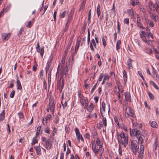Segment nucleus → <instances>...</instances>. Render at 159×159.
I'll use <instances>...</instances> for the list:
<instances>
[{
  "mask_svg": "<svg viewBox=\"0 0 159 159\" xmlns=\"http://www.w3.org/2000/svg\"><path fill=\"white\" fill-rule=\"evenodd\" d=\"M54 100L53 97H50L49 99V104L48 105L47 111L49 112L50 110L52 114H53L54 110L55 105L54 104Z\"/></svg>",
  "mask_w": 159,
  "mask_h": 159,
  "instance_id": "nucleus-4",
  "label": "nucleus"
},
{
  "mask_svg": "<svg viewBox=\"0 0 159 159\" xmlns=\"http://www.w3.org/2000/svg\"><path fill=\"white\" fill-rule=\"evenodd\" d=\"M75 132L76 134V135H78L80 134V133L79 129L77 127H76L75 128Z\"/></svg>",
  "mask_w": 159,
  "mask_h": 159,
  "instance_id": "nucleus-52",
  "label": "nucleus"
},
{
  "mask_svg": "<svg viewBox=\"0 0 159 159\" xmlns=\"http://www.w3.org/2000/svg\"><path fill=\"white\" fill-rule=\"evenodd\" d=\"M120 128L122 129H123V130H125V131H127V127L124 125H121Z\"/></svg>",
  "mask_w": 159,
  "mask_h": 159,
  "instance_id": "nucleus-43",
  "label": "nucleus"
},
{
  "mask_svg": "<svg viewBox=\"0 0 159 159\" xmlns=\"http://www.w3.org/2000/svg\"><path fill=\"white\" fill-rule=\"evenodd\" d=\"M155 3L154 4L151 0L149 2V7L152 11H155L157 9H159V2L157 1H156Z\"/></svg>",
  "mask_w": 159,
  "mask_h": 159,
  "instance_id": "nucleus-6",
  "label": "nucleus"
},
{
  "mask_svg": "<svg viewBox=\"0 0 159 159\" xmlns=\"http://www.w3.org/2000/svg\"><path fill=\"white\" fill-rule=\"evenodd\" d=\"M117 136L118 143L123 145L124 147L125 148L126 145L128 144V135L122 131L120 134L117 133Z\"/></svg>",
  "mask_w": 159,
  "mask_h": 159,
  "instance_id": "nucleus-2",
  "label": "nucleus"
},
{
  "mask_svg": "<svg viewBox=\"0 0 159 159\" xmlns=\"http://www.w3.org/2000/svg\"><path fill=\"white\" fill-rule=\"evenodd\" d=\"M16 83L17 84V89L21 90L22 89V87L20 81L18 79L17 80Z\"/></svg>",
  "mask_w": 159,
  "mask_h": 159,
  "instance_id": "nucleus-24",
  "label": "nucleus"
},
{
  "mask_svg": "<svg viewBox=\"0 0 159 159\" xmlns=\"http://www.w3.org/2000/svg\"><path fill=\"white\" fill-rule=\"evenodd\" d=\"M101 143L100 141L98 138L96 141V143L97 146H98Z\"/></svg>",
  "mask_w": 159,
  "mask_h": 159,
  "instance_id": "nucleus-60",
  "label": "nucleus"
},
{
  "mask_svg": "<svg viewBox=\"0 0 159 159\" xmlns=\"http://www.w3.org/2000/svg\"><path fill=\"white\" fill-rule=\"evenodd\" d=\"M132 60L130 59H129L127 61V65L129 69H130L132 67Z\"/></svg>",
  "mask_w": 159,
  "mask_h": 159,
  "instance_id": "nucleus-26",
  "label": "nucleus"
},
{
  "mask_svg": "<svg viewBox=\"0 0 159 159\" xmlns=\"http://www.w3.org/2000/svg\"><path fill=\"white\" fill-rule=\"evenodd\" d=\"M37 52H38L40 53L41 55L42 56V57H43V55L44 52V47L41 48V49H37Z\"/></svg>",
  "mask_w": 159,
  "mask_h": 159,
  "instance_id": "nucleus-23",
  "label": "nucleus"
},
{
  "mask_svg": "<svg viewBox=\"0 0 159 159\" xmlns=\"http://www.w3.org/2000/svg\"><path fill=\"white\" fill-rule=\"evenodd\" d=\"M38 142V141L37 140L34 139V138H33V140H32V145H34V144L35 143H37Z\"/></svg>",
  "mask_w": 159,
  "mask_h": 159,
  "instance_id": "nucleus-57",
  "label": "nucleus"
},
{
  "mask_svg": "<svg viewBox=\"0 0 159 159\" xmlns=\"http://www.w3.org/2000/svg\"><path fill=\"white\" fill-rule=\"evenodd\" d=\"M36 151V153L38 155H39L41 154V150L40 147V145L39 147H34Z\"/></svg>",
  "mask_w": 159,
  "mask_h": 159,
  "instance_id": "nucleus-20",
  "label": "nucleus"
},
{
  "mask_svg": "<svg viewBox=\"0 0 159 159\" xmlns=\"http://www.w3.org/2000/svg\"><path fill=\"white\" fill-rule=\"evenodd\" d=\"M80 41H77L76 42V43L75 45V48L77 49H78L79 48V45L80 44Z\"/></svg>",
  "mask_w": 159,
  "mask_h": 159,
  "instance_id": "nucleus-50",
  "label": "nucleus"
},
{
  "mask_svg": "<svg viewBox=\"0 0 159 159\" xmlns=\"http://www.w3.org/2000/svg\"><path fill=\"white\" fill-rule=\"evenodd\" d=\"M146 33L144 31H141L140 33V36L143 41L144 42H146Z\"/></svg>",
  "mask_w": 159,
  "mask_h": 159,
  "instance_id": "nucleus-13",
  "label": "nucleus"
},
{
  "mask_svg": "<svg viewBox=\"0 0 159 159\" xmlns=\"http://www.w3.org/2000/svg\"><path fill=\"white\" fill-rule=\"evenodd\" d=\"M121 43L120 40H119L117 41L116 44V50H118L120 49V45Z\"/></svg>",
  "mask_w": 159,
  "mask_h": 159,
  "instance_id": "nucleus-30",
  "label": "nucleus"
},
{
  "mask_svg": "<svg viewBox=\"0 0 159 159\" xmlns=\"http://www.w3.org/2000/svg\"><path fill=\"white\" fill-rule=\"evenodd\" d=\"M73 42V37L71 38L70 39V40L67 46L66 47V50H68L69 49L72 43Z\"/></svg>",
  "mask_w": 159,
  "mask_h": 159,
  "instance_id": "nucleus-19",
  "label": "nucleus"
},
{
  "mask_svg": "<svg viewBox=\"0 0 159 159\" xmlns=\"http://www.w3.org/2000/svg\"><path fill=\"white\" fill-rule=\"evenodd\" d=\"M42 140L45 143V148L48 150L52 147V143L51 140L49 139H46L45 137L42 138Z\"/></svg>",
  "mask_w": 159,
  "mask_h": 159,
  "instance_id": "nucleus-8",
  "label": "nucleus"
},
{
  "mask_svg": "<svg viewBox=\"0 0 159 159\" xmlns=\"http://www.w3.org/2000/svg\"><path fill=\"white\" fill-rule=\"evenodd\" d=\"M53 58V56L52 55H50L49 57L46 67V73H47V72L49 70V67L51 66V64L52 62Z\"/></svg>",
  "mask_w": 159,
  "mask_h": 159,
  "instance_id": "nucleus-11",
  "label": "nucleus"
},
{
  "mask_svg": "<svg viewBox=\"0 0 159 159\" xmlns=\"http://www.w3.org/2000/svg\"><path fill=\"white\" fill-rule=\"evenodd\" d=\"M109 76H108V75H104L103 80L102 83V84H104L105 81L106 80H109Z\"/></svg>",
  "mask_w": 159,
  "mask_h": 159,
  "instance_id": "nucleus-28",
  "label": "nucleus"
},
{
  "mask_svg": "<svg viewBox=\"0 0 159 159\" xmlns=\"http://www.w3.org/2000/svg\"><path fill=\"white\" fill-rule=\"evenodd\" d=\"M103 76H104V75H103V74H102V73L100 75L99 77L98 78V81H102Z\"/></svg>",
  "mask_w": 159,
  "mask_h": 159,
  "instance_id": "nucleus-48",
  "label": "nucleus"
},
{
  "mask_svg": "<svg viewBox=\"0 0 159 159\" xmlns=\"http://www.w3.org/2000/svg\"><path fill=\"white\" fill-rule=\"evenodd\" d=\"M48 120H46V119H45V118H43V119L42 120V122L43 123V125H47L48 122L47 121Z\"/></svg>",
  "mask_w": 159,
  "mask_h": 159,
  "instance_id": "nucleus-44",
  "label": "nucleus"
},
{
  "mask_svg": "<svg viewBox=\"0 0 159 159\" xmlns=\"http://www.w3.org/2000/svg\"><path fill=\"white\" fill-rule=\"evenodd\" d=\"M123 22L125 24H126L127 25H128L129 23V19L128 18L125 19L124 20Z\"/></svg>",
  "mask_w": 159,
  "mask_h": 159,
  "instance_id": "nucleus-41",
  "label": "nucleus"
},
{
  "mask_svg": "<svg viewBox=\"0 0 159 159\" xmlns=\"http://www.w3.org/2000/svg\"><path fill=\"white\" fill-rule=\"evenodd\" d=\"M34 19H33L32 20L30 21H28L27 22V25H26V26L28 28L30 27L32 25L31 23H33V21H34Z\"/></svg>",
  "mask_w": 159,
  "mask_h": 159,
  "instance_id": "nucleus-37",
  "label": "nucleus"
},
{
  "mask_svg": "<svg viewBox=\"0 0 159 159\" xmlns=\"http://www.w3.org/2000/svg\"><path fill=\"white\" fill-rule=\"evenodd\" d=\"M127 107L126 105H123V110L124 111H125V112H126V111H128V107Z\"/></svg>",
  "mask_w": 159,
  "mask_h": 159,
  "instance_id": "nucleus-46",
  "label": "nucleus"
},
{
  "mask_svg": "<svg viewBox=\"0 0 159 159\" xmlns=\"http://www.w3.org/2000/svg\"><path fill=\"white\" fill-rule=\"evenodd\" d=\"M150 124L152 127L155 128H157L158 125L156 122L152 121L150 122Z\"/></svg>",
  "mask_w": 159,
  "mask_h": 159,
  "instance_id": "nucleus-21",
  "label": "nucleus"
},
{
  "mask_svg": "<svg viewBox=\"0 0 159 159\" xmlns=\"http://www.w3.org/2000/svg\"><path fill=\"white\" fill-rule=\"evenodd\" d=\"M137 23H141L140 18L139 17V15H138V14L137 15Z\"/></svg>",
  "mask_w": 159,
  "mask_h": 159,
  "instance_id": "nucleus-49",
  "label": "nucleus"
},
{
  "mask_svg": "<svg viewBox=\"0 0 159 159\" xmlns=\"http://www.w3.org/2000/svg\"><path fill=\"white\" fill-rule=\"evenodd\" d=\"M76 136L77 137V139L79 142H80V140L83 142L84 141V139L81 134L76 135Z\"/></svg>",
  "mask_w": 159,
  "mask_h": 159,
  "instance_id": "nucleus-33",
  "label": "nucleus"
},
{
  "mask_svg": "<svg viewBox=\"0 0 159 159\" xmlns=\"http://www.w3.org/2000/svg\"><path fill=\"white\" fill-rule=\"evenodd\" d=\"M128 12L130 15L131 17H133L134 16V11L132 9H131L129 10Z\"/></svg>",
  "mask_w": 159,
  "mask_h": 159,
  "instance_id": "nucleus-45",
  "label": "nucleus"
},
{
  "mask_svg": "<svg viewBox=\"0 0 159 159\" xmlns=\"http://www.w3.org/2000/svg\"><path fill=\"white\" fill-rule=\"evenodd\" d=\"M114 119L115 120V122L118 126L119 125V123L118 120L117 119V117H114Z\"/></svg>",
  "mask_w": 159,
  "mask_h": 159,
  "instance_id": "nucleus-58",
  "label": "nucleus"
},
{
  "mask_svg": "<svg viewBox=\"0 0 159 159\" xmlns=\"http://www.w3.org/2000/svg\"><path fill=\"white\" fill-rule=\"evenodd\" d=\"M15 94V91L14 90L13 91L11 92L10 94V96L11 98H13Z\"/></svg>",
  "mask_w": 159,
  "mask_h": 159,
  "instance_id": "nucleus-54",
  "label": "nucleus"
},
{
  "mask_svg": "<svg viewBox=\"0 0 159 159\" xmlns=\"http://www.w3.org/2000/svg\"><path fill=\"white\" fill-rule=\"evenodd\" d=\"M78 95L79 97L80 98V101H81V100H83L84 97L83 95L81 94V92L80 91H78Z\"/></svg>",
  "mask_w": 159,
  "mask_h": 159,
  "instance_id": "nucleus-35",
  "label": "nucleus"
},
{
  "mask_svg": "<svg viewBox=\"0 0 159 159\" xmlns=\"http://www.w3.org/2000/svg\"><path fill=\"white\" fill-rule=\"evenodd\" d=\"M66 58L65 56L62 57L61 62L58 66L57 72V74H58L57 89L61 93L62 91L64 84L63 75H65L66 76H67L68 71L69 70L67 63H65Z\"/></svg>",
  "mask_w": 159,
  "mask_h": 159,
  "instance_id": "nucleus-1",
  "label": "nucleus"
},
{
  "mask_svg": "<svg viewBox=\"0 0 159 159\" xmlns=\"http://www.w3.org/2000/svg\"><path fill=\"white\" fill-rule=\"evenodd\" d=\"M123 74L124 82V84H125L127 80V73L125 70H123Z\"/></svg>",
  "mask_w": 159,
  "mask_h": 159,
  "instance_id": "nucleus-18",
  "label": "nucleus"
},
{
  "mask_svg": "<svg viewBox=\"0 0 159 159\" xmlns=\"http://www.w3.org/2000/svg\"><path fill=\"white\" fill-rule=\"evenodd\" d=\"M144 144H141V146L140 147V152L138 155V158L139 159H142L143 155V152L144 151Z\"/></svg>",
  "mask_w": 159,
  "mask_h": 159,
  "instance_id": "nucleus-10",
  "label": "nucleus"
},
{
  "mask_svg": "<svg viewBox=\"0 0 159 159\" xmlns=\"http://www.w3.org/2000/svg\"><path fill=\"white\" fill-rule=\"evenodd\" d=\"M125 96L126 101L130 102L131 97L130 93L128 92H126L125 93Z\"/></svg>",
  "mask_w": 159,
  "mask_h": 159,
  "instance_id": "nucleus-16",
  "label": "nucleus"
},
{
  "mask_svg": "<svg viewBox=\"0 0 159 159\" xmlns=\"http://www.w3.org/2000/svg\"><path fill=\"white\" fill-rule=\"evenodd\" d=\"M2 40H7L10 37L11 34L9 33L6 34L5 33H3L2 34Z\"/></svg>",
  "mask_w": 159,
  "mask_h": 159,
  "instance_id": "nucleus-12",
  "label": "nucleus"
},
{
  "mask_svg": "<svg viewBox=\"0 0 159 159\" xmlns=\"http://www.w3.org/2000/svg\"><path fill=\"white\" fill-rule=\"evenodd\" d=\"M102 107L100 109V111L101 115L102 116H104V115H103V111L104 112L105 111L106 105L105 102H103L102 103Z\"/></svg>",
  "mask_w": 159,
  "mask_h": 159,
  "instance_id": "nucleus-14",
  "label": "nucleus"
},
{
  "mask_svg": "<svg viewBox=\"0 0 159 159\" xmlns=\"http://www.w3.org/2000/svg\"><path fill=\"white\" fill-rule=\"evenodd\" d=\"M119 154L120 155H122V149L121 148V144L119 143Z\"/></svg>",
  "mask_w": 159,
  "mask_h": 159,
  "instance_id": "nucleus-32",
  "label": "nucleus"
},
{
  "mask_svg": "<svg viewBox=\"0 0 159 159\" xmlns=\"http://www.w3.org/2000/svg\"><path fill=\"white\" fill-rule=\"evenodd\" d=\"M85 102L84 108L88 106V99H85L84 100Z\"/></svg>",
  "mask_w": 159,
  "mask_h": 159,
  "instance_id": "nucleus-53",
  "label": "nucleus"
},
{
  "mask_svg": "<svg viewBox=\"0 0 159 159\" xmlns=\"http://www.w3.org/2000/svg\"><path fill=\"white\" fill-rule=\"evenodd\" d=\"M93 103L92 102H91L88 107L87 108V110L89 112H91L93 110Z\"/></svg>",
  "mask_w": 159,
  "mask_h": 159,
  "instance_id": "nucleus-22",
  "label": "nucleus"
},
{
  "mask_svg": "<svg viewBox=\"0 0 159 159\" xmlns=\"http://www.w3.org/2000/svg\"><path fill=\"white\" fill-rule=\"evenodd\" d=\"M52 116L50 114L48 115L46 117H44L46 120H49L51 118Z\"/></svg>",
  "mask_w": 159,
  "mask_h": 159,
  "instance_id": "nucleus-63",
  "label": "nucleus"
},
{
  "mask_svg": "<svg viewBox=\"0 0 159 159\" xmlns=\"http://www.w3.org/2000/svg\"><path fill=\"white\" fill-rule=\"evenodd\" d=\"M68 11H64L60 16L61 18H64L65 15L67 13H68Z\"/></svg>",
  "mask_w": 159,
  "mask_h": 159,
  "instance_id": "nucleus-38",
  "label": "nucleus"
},
{
  "mask_svg": "<svg viewBox=\"0 0 159 159\" xmlns=\"http://www.w3.org/2000/svg\"><path fill=\"white\" fill-rule=\"evenodd\" d=\"M44 131L45 133H46L47 134H50V129H49V128L48 126H47V127L44 128Z\"/></svg>",
  "mask_w": 159,
  "mask_h": 159,
  "instance_id": "nucleus-34",
  "label": "nucleus"
},
{
  "mask_svg": "<svg viewBox=\"0 0 159 159\" xmlns=\"http://www.w3.org/2000/svg\"><path fill=\"white\" fill-rule=\"evenodd\" d=\"M74 11L75 8H73L71 9L69 13V16L72 17V15L74 13Z\"/></svg>",
  "mask_w": 159,
  "mask_h": 159,
  "instance_id": "nucleus-39",
  "label": "nucleus"
},
{
  "mask_svg": "<svg viewBox=\"0 0 159 159\" xmlns=\"http://www.w3.org/2000/svg\"><path fill=\"white\" fill-rule=\"evenodd\" d=\"M18 116L20 118H22L23 119H24V117L23 115V113L21 112H20L18 113Z\"/></svg>",
  "mask_w": 159,
  "mask_h": 159,
  "instance_id": "nucleus-51",
  "label": "nucleus"
},
{
  "mask_svg": "<svg viewBox=\"0 0 159 159\" xmlns=\"http://www.w3.org/2000/svg\"><path fill=\"white\" fill-rule=\"evenodd\" d=\"M151 14V16L152 19L155 21L157 22V16L156 14L155 13H150Z\"/></svg>",
  "mask_w": 159,
  "mask_h": 159,
  "instance_id": "nucleus-25",
  "label": "nucleus"
},
{
  "mask_svg": "<svg viewBox=\"0 0 159 159\" xmlns=\"http://www.w3.org/2000/svg\"><path fill=\"white\" fill-rule=\"evenodd\" d=\"M137 26L139 28L142 29H144V27L143 26V25L141 23H137Z\"/></svg>",
  "mask_w": 159,
  "mask_h": 159,
  "instance_id": "nucleus-42",
  "label": "nucleus"
},
{
  "mask_svg": "<svg viewBox=\"0 0 159 159\" xmlns=\"http://www.w3.org/2000/svg\"><path fill=\"white\" fill-rule=\"evenodd\" d=\"M92 148V150L95 155L97 156V155L99 153L100 150L99 149H98V148H96L94 141L93 142Z\"/></svg>",
  "mask_w": 159,
  "mask_h": 159,
  "instance_id": "nucleus-9",
  "label": "nucleus"
},
{
  "mask_svg": "<svg viewBox=\"0 0 159 159\" xmlns=\"http://www.w3.org/2000/svg\"><path fill=\"white\" fill-rule=\"evenodd\" d=\"M73 50H74V49H73V48L72 47L71 48V54L72 55L73 57L76 54L75 53V52H73Z\"/></svg>",
  "mask_w": 159,
  "mask_h": 159,
  "instance_id": "nucleus-62",
  "label": "nucleus"
},
{
  "mask_svg": "<svg viewBox=\"0 0 159 159\" xmlns=\"http://www.w3.org/2000/svg\"><path fill=\"white\" fill-rule=\"evenodd\" d=\"M91 17V9H90L89 11V16H88V22L89 24H90V20Z\"/></svg>",
  "mask_w": 159,
  "mask_h": 159,
  "instance_id": "nucleus-31",
  "label": "nucleus"
},
{
  "mask_svg": "<svg viewBox=\"0 0 159 159\" xmlns=\"http://www.w3.org/2000/svg\"><path fill=\"white\" fill-rule=\"evenodd\" d=\"M128 111L125 113V117L127 118H128L130 117H135V115L133 110L130 107H128Z\"/></svg>",
  "mask_w": 159,
  "mask_h": 159,
  "instance_id": "nucleus-7",
  "label": "nucleus"
},
{
  "mask_svg": "<svg viewBox=\"0 0 159 159\" xmlns=\"http://www.w3.org/2000/svg\"><path fill=\"white\" fill-rule=\"evenodd\" d=\"M147 34L148 37H149V36H151L152 39H153V35L151 33L150 31H149V32H148Z\"/></svg>",
  "mask_w": 159,
  "mask_h": 159,
  "instance_id": "nucleus-56",
  "label": "nucleus"
},
{
  "mask_svg": "<svg viewBox=\"0 0 159 159\" xmlns=\"http://www.w3.org/2000/svg\"><path fill=\"white\" fill-rule=\"evenodd\" d=\"M131 128H130V135L133 136H136L139 142L141 144H143L142 142L143 140L142 137L143 136V135L141 134L140 130L134 129H133L131 131Z\"/></svg>",
  "mask_w": 159,
  "mask_h": 159,
  "instance_id": "nucleus-3",
  "label": "nucleus"
},
{
  "mask_svg": "<svg viewBox=\"0 0 159 159\" xmlns=\"http://www.w3.org/2000/svg\"><path fill=\"white\" fill-rule=\"evenodd\" d=\"M116 95H117V96L118 97L119 100V101L120 102V103H122V98L120 97V93H119V92H118L116 93Z\"/></svg>",
  "mask_w": 159,
  "mask_h": 159,
  "instance_id": "nucleus-47",
  "label": "nucleus"
},
{
  "mask_svg": "<svg viewBox=\"0 0 159 159\" xmlns=\"http://www.w3.org/2000/svg\"><path fill=\"white\" fill-rule=\"evenodd\" d=\"M148 93L149 97L150 99L153 100L154 99V95L151 93L149 92H148Z\"/></svg>",
  "mask_w": 159,
  "mask_h": 159,
  "instance_id": "nucleus-36",
  "label": "nucleus"
},
{
  "mask_svg": "<svg viewBox=\"0 0 159 159\" xmlns=\"http://www.w3.org/2000/svg\"><path fill=\"white\" fill-rule=\"evenodd\" d=\"M91 43H92V44H93V45H94L95 48H96V43L95 42V41L94 39H92V42Z\"/></svg>",
  "mask_w": 159,
  "mask_h": 159,
  "instance_id": "nucleus-64",
  "label": "nucleus"
},
{
  "mask_svg": "<svg viewBox=\"0 0 159 159\" xmlns=\"http://www.w3.org/2000/svg\"><path fill=\"white\" fill-rule=\"evenodd\" d=\"M139 3V2L138 0H131V4L133 6L137 5Z\"/></svg>",
  "mask_w": 159,
  "mask_h": 159,
  "instance_id": "nucleus-27",
  "label": "nucleus"
},
{
  "mask_svg": "<svg viewBox=\"0 0 159 159\" xmlns=\"http://www.w3.org/2000/svg\"><path fill=\"white\" fill-rule=\"evenodd\" d=\"M150 83L152 84L153 87L156 89H159V88L158 87L157 85L152 81H150Z\"/></svg>",
  "mask_w": 159,
  "mask_h": 159,
  "instance_id": "nucleus-29",
  "label": "nucleus"
},
{
  "mask_svg": "<svg viewBox=\"0 0 159 159\" xmlns=\"http://www.w3.org/2000/svg\"><path fill=\"white\" fill-rule=\"evenodd\" d=\"M102 123L104 126H106L107 125V120L105 117H103L102 119Z\"/></svg>",
  "mask_w": 159,
  "mask_h": 159,
  "instance_id": "nucleus-40",
  "label": "nucleus"
},
{
  "mask_svg": "<svg viewBox=\"0 0 159 159\" xmlns=\"http://www.w3.org/2000/svg\"><path fill=\"white\" fill-rule=\"evenodd\" d=\"M131 148L133 153L136 155L139 151V146L138 142L135 140H133L131 142Z\"/></svg>",
  "mask_w": 159,
  "mask_h": 159,
  "instance_id": "nucleus-5",
  "label": "nucleus"
},
{
  "mask_svg": "<svg viewBox=\"0 0 159 159\" xmlns=\"http://www.w3.org/2000/svg\"><path fill=\"white\" fill-rule=\"evenodd\" d=\"M102 44L103 46L105 47L106 45V40L104 39V37L102 38Z\"/></svg>",
  "mask_w": 159,
  "mask_h": 159,
  "instance_id": "nucleus-55",
  "label": "nucleus"
},
{
  "mask_svg": "<svg viewBox=\"0 0 159 159\" xmlns=\"http://www.w3.org/2000/svg\"><path fill=\"white\" fill-rule=\"evenodd\" d=\"M61 103L62 104V106L64 108L66 107L67 106V102L66 101L64 103H63L61 101Z\"/></svg>",
  "mask_w": 159,
  "mask_h": 159,
  "instance_id": "nucleus-59",
  "label": "nucleus"
},
{
  "mask_svg": "<svg viewBox=\"0 0 159 159\" xmlns=\"http://www.w3.org/2000/svg\"><path fill=\"white\" fill-rule=\"evenodd\" d=\"M23 29L22 28H21L20 29V30L18 32V36H20L21 35V34L22 33V32L23 31Z\"/></svg>",
  "mask_w": 159,
  "mask_h": 159,
  "instance_id": "nucleus-61",
  "label": "nucleus"
},
{
  "mask_svg": "<svg viewBox=\"0 0 159 159\" xmlns=\"http://www.w3.org/2000/svg\"><path fill=\"white\" fill-rule=\"evenodd\" d=\"M158 140L156 138L155 140L152 145L153 150L154 151L157 149V147L158 145Z\"/></svg>",
  "mask_w": 159,
  "mask_h": 159,
  "instance_id": "nucleus-15",
  "label": "nucleus"
},
{
  "mask_svg": "<svg viewBox=\"0 0 159 159\" xmlns=\"http://www.w3.org/2000/svg\"><path fill=\"white\" fill-rule=\"evenodd\" d=\"M5 118V111L3 110L0 114V122H2Z\"/></svg>",
  "mask_w": 159,
  "mask_h": 159,
  "instance_id": "nucleus-17",
  "label": "nucleus"
}]
</instances>
